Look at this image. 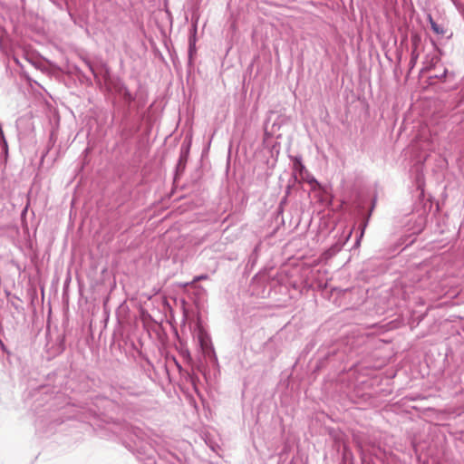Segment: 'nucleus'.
I'll return each instance as SVG.
<instances>
[{"label":"nucleus","instance_id":"obj_1","mask_svg":"<svg viewBox=\"0 0 464 464\" xmlns=\"http://www.w3.org/2000/svg\"><path fill=\"white\" fill-rule=\"evenodd\" d=\"M140 433V431H133L130 439L124 442L125 447L140 460L151 459L154 450Z\"/></svg>","mask_w":464,"mask_h":464},{"label":"nucleus","instance_id":"obj_2","mask_svg":"<svg viewBox=\"0 0 464 464\" xmlns=\"http://www.w3.org/2000/svg\"><path fill=\"white\" fill-rule=\"evenodd\" d=\"M290 160L293 162V174H292V179L293 183H295L298 181L299 177L307 171L305 166L303 163L302 156H290Z\"/></svg>","mask_w":464,"mask_h":464},{"label":"nucleus","instance_id":"obj_3","mask_svg":"<svg viewBox=\"0 0 464 464\" xmlns=\"http://www.w3.org/2000/svg\"><path fill=\"white\" fill-rule=\"evenodd\" d=\"M197 338L200 348L206 353H214V349L211 344V339L207 332L203 328H198Z\"/></svg>","mask_w":464,"mask_h":464},{"label":"nucleus","instance_id":"obj_4","mask_svg":"<svg viewBox=\"0 0 464 464\" xmlns=\"http://www.w3.org/2000/svg\"><path fill=\"white\" fill-rule=\"evenodd\" d=\"M299 179H302L303 181L308 183L311 186V188L313 190L322 188V185L317 181V179L308 170L306 172H304V174H302L299 177Z\"/></svg>","mask_w":464,"mask_h":464},{"label":"nucleus","instance_id":"obj_5","mask_svg":"<svg viewBox=\"0 0 464 464\" xmlns=\"http://www.w3.org/2000/svg\"><path fill=\"white\" fill-rule=\"evenodd\" d=\"M121 94L125 102L130 103L135 100V96L130 92V90L123 86L121 90Z\"/></svg>","mask_w":464,"mask_h":464},{"label":"nucleus","instance_id":"obj_6","mask_svg":"<svg viewBox=\"0 0 464 464\" xmlns=\"http://www.w3.org/2000/svg\"><path fill=\"white\" fill-rule=\"evenodd\" d=\"M429 20H430V27L434 33H436L437 34H444L443 28L440 24H438L435 21H433V19L431 18L430 15L429 16Z\"/></svg>","mask_w":464,"mask_h":464},{"label":"nucleus","instance_id":"obj_7","mask_svg":"<svg viewBox=\"0 0 464 464\" xmlns=\"http://www.w3.org/2000/svg\"><path fill=\"white\" fill-rule=\"evenodd\" d=\"M418 58H419V53H418V52H417L416 48H414V49L411 51V60H410V63H409V65H410V69H411V70L415 66V64H416V63H417Z\"/></svg>","mask_w":464,"mask_h":464},{"label":"nucleus","instance_id":"obj_8","mask_svg":"<svg viewBox=\"0 0 464 464\" xmlns=\"http://www.w3.org/2000/svg\"><path fill=\"white\" fill-rule=\"evenodd\" d=\"M140 394V392H133L130 388H128V389L122 388V392H121V395H122V396L130 395V396L137 397Z\"/></svg>","mask_w":464,"mask_h":464},{"label":"nucleus","instance_id":"obj_9","mask_svg":"<svg viewBox=\"0 0 464 464\" xmlns=\"http://www.w3.org/2000/svg\"><path fill=\"white\" fill-rule=\"evenodd\" d=\"M195 51H196L195 40L190 38L189 39V48H188V54H189L190 58L192 57V55L195 53Z\"/></svg>","mask_w":464,"mask_h":464},{"label":"nucleus","instance_id":"obj_10","mask_svg":"<svg viewBox=\"0 0 464 464\" xmlns=\"http://www.w3.org/2000/svg\"><path fill=\"white\" fill-rule=\"evenodd\" d=\"M447 72V69H443V72L440 74H434L430 76V78L443 79L446 77Z\"/></svg>","mask_w":464,"mask_h":464},{"label":"nucleus","instance_id":"obj_11","mask_svg":"<svg viewBox=\"0 0 464 464\" xmlns=\"http://www.w3.org/2000/svg\"><path fill=\"white\" fill-rule=\"evenodd\" d=\"M364 227H365V225H363V227L362 228V231H361V234H360V237L356 239L355 245H359L360 244L361 238L362 237L363 233H364Z\"/></svg>","mask_w":464,"mask_h":464},{"label":"nucleus","instance_id":"obj_12","mask_svg":"<svg viewBox=\"0 0 464 464\" xmlns=\"http://www.w3.org/2000/svg\"><path fill=\"white\" fill-rule=\"evenodd\" d=\"M207 278H208L207 275H202V276H196L194 278V281H199V280H203V279H207Z\"/></svg>","mask_w":464,"mask_h":464},{"label":"nucleus","instance_id":"obj_13","mask_svg":"<svg viewBox=\"0 0 464 464\" xmlns=\"http://www.w3.org/2000/svg\"><path fill=\"white\" fill-rule=\"evenodd\" d=\"M291 188H292V185L291 184H288L287 185V188H286V196L289 194L290 190H291Z\"/></svg>","mask_w":464,"mask_h":464},{"label":"nucleus","instance_id":"obj_14","mask_svg":"<svg viewBox=\"0 0 464 464\" xmlns=\"http://www.w3.org/2000/svg\"><path fill=\"white\" fill-rule=\"evenodd\" d=\"M26 211H27V206H26V207L24 208V209L23 210L22 215H24V214L26 213Z\"/></svg>","mask_w":464,"mask_h":464},{"label":"nucleus","instance_id":"obj_15","mask_svg":"<svg viewBox=\"0 0 464 464\" xmlns=\"http://www.w3.org/2000/svg\"><path fill=\"white\" fill-rule=\"evenodd\" d=\"M351 234H352V232H350V233L348 234V236H347L346 239H348V238L351 237Z\"/></svg>","mask_w":464,"mask_h":464},{"label":"nucleus","instance_id":"obj_16","mask_svg":"<svg viewBox=\"0 0 464 464\" xmlns=\"http://www.w3.org/2000/svg\"><path fill=\"white\" fill-rule=\"evenodd\" d=\"M120 403H121V405H125V402H124L123 401H120Z\"/></svg>","mask_w":464,"mask_h":464}]
</instances>
